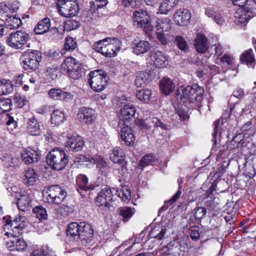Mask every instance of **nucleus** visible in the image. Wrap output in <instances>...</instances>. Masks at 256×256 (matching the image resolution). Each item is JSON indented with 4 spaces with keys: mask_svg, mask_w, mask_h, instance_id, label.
<instances>
[{
    "mask_svg": "<svg viewBox=\"0 0 256 256\" xmlns=\"http://www.w3.org/2000/svg\"><path fill=\"white\" fill-rule=\"evenodd\" d=\"M202 93L203 90L196 84L186 87L181 86L178 90L177 98L186 106L194 102L199 104L202 100Z\"/></svg>",
    "mask_w": 256,
    "mask_h": 256,
    "instance_id": "f257e3e1",
    "label": "nucleus"
},
{
    "mask_svg": "<svg viewBox=\"0 0 256 256\" xmlns=\"http://www.w3.org/2000/svg\"><path fill=\"white\" fill-rule=\"evenodd\" d=\"M120 46V42L118 39L106 38L94 43L93 48L105 56L112 58L116 56Z\"/></svg>",
    "mask_w": 256,
    "mask_h": 256,
    "instance_id": "f03ea898",
    "label": "nucleus"
},
{
    "mask_svg": "<svg viewBox=\"0 0 256 256\" xmlns=\"http://www.w3.org/2000/svg\"><path fill=\"white\" fill-rule=\"evenodd\" d=\"M88 77V84L90 88L95 92L102 91L108 85L107 74L102 70L90 72Z\"/></svg>",
    "mask_w": 256,
    "mask_h": 256,
    "instance_id": "7ed1b4c3",
    "label": "nucleus"
},
{
    "mask_svg": "<svg viewBox=\"0 0 256 256\" xmlns=\"http://www.w3.org/2000/svg\"><path fill=\"white\" fill-rule=\"evenodd\" d=\"M41 59V54L38 51L28 50L20 57L21 65L26 70L34 71L38 68Z\"/></svg>",
    "mask_w": 256,
    "mask_h": 256,
    "instance_id": "20e7f679",
    "label": "nucleus"
},
{
    "mask_svg": "<svg viewBox=\"0 0 256 256\" xmlns=\"http://www.w3.org/2000/svg\"><path fill=\"white\" fill-rule=\"evenodd\" d=\"M132 20L134 25L142 28L146 34H150L154 30V28L146 11L141 9L134 11Z\"/></svg>",
    "mask_w": 256,
    "mask_h": 256,
    "instance_id": "39448f33",
    "label": "nucleus"
},
{
    "mask_svg": "<svg viewBox=\"0 0 256 256\" xmlns=\"http://www.w3.org/2000/svg\"><path fill=\"white\" fill-rule=\"evenodd\" d=\"M49 166L55 170H62L68 162V157L64 150L54 148L49 152Z\"/></svg>",
    "mask_w": 256,
    "mask_h": 256,
    "instance_id": "423d86ee",
    "label": "nucleus"
},
{
    "mask_svg": "<svg viewBox=\"0 0 256 256\" xmlns=\"http://www.w3.org/2000/svg\"><path fill=\"white\" fill-rule=\"evenodd\" d=\"M56 5L59 14L64 17L75 16L78 11L76 0H58Z\"/></svg>",
    "mask_w": 256,
    "mask_h": 256,
    "instance_id": "0eeeda50",
    "label": "nucleus"
},
{
    "mask_svg": "<svg viewBox=\"0 0 256 256\" xmlns=\"http://www.w3.org/2000/svg\"><path fill=\"white\" fill-rule=\"evenodd\" d=\"M30 36L25 31L17 30L12 32L8 38L6 42L12 48L20 49L29 40Z\"/></svg>",
    "mask_w": 256,
    "mask_h": 256,
    "instance_id": "6e6552de",
    "label": "nucleus"
},
{
    "mask_svg": "<svg viewBox=\"0 0 256 256\" xmlns=\"http://www.w3.org/2000/svg\"><path fill=\"white\" fill-rule=\"evenodd\" d=\"M81 230L80 232V241H78V246H88L93 238V230L92 226L84 222H80Z\"/></svg>",
    "mask_w": 256,
    "mask_h": 256,
    "instance_id": "1a4fd4ad",
    "label": "nucleus"
},
{
    "mask_svg": "<svg viewBox=\"0 0 256 256\" xmlns=\"http://www.w3.org/2000/svg\"><path fill=\"white\" fill-rule=\"evenodd\" d=\"M136 112V109L132 104L124 103L118 113L119 124L124 123V125H128L129 120L134 117Z\"/></svg>",
    "mask_w": 256,
    "mask_h": 256,
    "instance_id": "9d476101",
    "label": "nucleus"
},
{
    "mask_svg": "<svg viewBox=\"0 0 256 256\" xmlns=\"http://www.w3.org/2000/svg\"><path fill=\"white\" fill-rule=\"evenodd\" d=\"M77 118L82 124H90L94 122L96 115L95 111L93 109L82 107L78 110Z\"/></svg>",
    "mask_w": 256,
    "mask_h": 256,
    "instance_id": "9b49d317",
    "label": "nucleus"
},
{
    "mask_svg": "<svg viewBox=\"0 0 256 256\" xmlns=\"http://www.w3.org/2000/svg\"><path fill=\"white\" fill-rule=\"evenodd\" d=\"M150 58L158 68H164L168 64V57L163 52L158 50H154L150 52Z\"/></svg>",
    "mask_w": 256,
    "mask_h": 256,
    "instance_id": "f8f14e48",
    "label": "nucleus"
},
{
    "mask_svg": "<svg viewBox=\"0 0 256 256\" xmlns=\"http://www.w3.org/2000/svg\"><path fill=\"white\" fill-rule=\"evenodd\" d=\"M124 124V123L118 124V131L121 139L126 144L130 146L134 144L135 137L133 132L128 124Z\"/></svg>",
    "mask_w": 256,
    "mask_h": 256,
    "instance_id": "ddd939ff",
    "label": "nucleus"
},
{
    "mask_svg": "<svg viewBox=\"0 0 256 256\" xmlns=\"http://www.w3.org/2000/svg\"><path fill=\"white\" fill-rule=\"evenodd\" d=\"M49 197L52 199V203L59 204L62 202L66 196V191L59 185L49 186Z\"/></svg>",
    "mask_w": 256,
    "mask_h": 256,
    "instance_id": "4468645a",
    "label": "nucleus"
},
{
    "mask_svg": "<svg viewBox=\"0 0 256 256\" xmlns=\"http://www.w3.org/2000/svg\"><path fill=\"white\" fill-rule=\"evenodd\" d=\"M84 145L82 136L76 134H68L66 146L70 150L78 152L82 150Z\"/></svg>",
    "mask_w": 256,
    "mask_h": 256,
    "instance_id": "2eb2a0df",
    "label": "nucleus"
},
{
    "mask_svg": "<svg viewBox=\"0 0 256 256\" xmlns=\"http://www.w3.org/2000/svg\"><path fill=\"white\" fill-rule=\"evenodd\" d=\"M112 196L110 189L108 188L102 189L96 198V205L98 206H108L112 201Z\"/></svg>",
    "mask_w": 256,
    "mask_h": 256,
    "instance_id": "dca6fc26",
    "label": "nucleus"
},
{
    "mask_svg": "<svg viewBox=\"0 0 256 256\" xmlns=\"http://www.w3.org/2000/svg\"><path fill=\"white\" fill-rule=\"evenodd\" d=\"M191 18V14L186 8L178 10L174 15L175 22L179 26H184L188 24Z\"/></svg>",
    "mask_w": 256,
    "mask_h": 256,
    "instance_id": "f3484780",
    "label": "nucleus"
},
{
    "mask_svg": "<svg viewBox=\"0 0 256 256\" xmlns=\"http://www.w3.org/2000/svg\"><path fill=\"white\" fill-rule=\"evenodd\" d=\"M132 48L134 54L139 55L148 52L150 49V44L146 40L134 39Z\"/></svg>",
    "mask_w": 256,
    "mask_h": 256,
    "instance_id": "a211bd4d",
    "label": "nucleus"
},
{
    "mask_svg": "<svg viewBox=\"0 0 256 256\" xmlns=\"http://www.w3.org/2000/svg\"><path fill=\"white\" fill-rule=\"evenodd\" d=\"M21 156L22 161L24 162L26 164L37 162L40 158L38 152L30 148L23 150Z\"/></svg>",
    "mask_w": 256,
    "mask_h": 256,
    "instance_id": "6ab92c4d",
    "label": "nucleus"
},
{
    "mask_svg": "<svg viewBox=\"0 0 256 256\" xmlns=\"http://www.w3.org/2000/svg\"><path fill=\"white\" fill-rule=\"evenodd\" d=\"M252 17V12L244 7L239 8L234 14L236 22L242 24L246 23Z\"/></svg>",
    "mask_w": 256,
    "mask_h": 256,
    "instance_id": "aec40b11",
    "label": "nucleus"
},
{
    "mask_svg": "<svg viewBox=\"0 0 256 256\" xmlns=\"http://www.w3.org/2000/svg\"><path fill=\"white\" fill-rule=\"evenodd\" d=\"M194 46L199 53H204L208 49V39L203 34L198 33L195 38Z\"/></svg>",
    "mask_w": 256,
    "mask_h": 256,
    "instance_id": "412c9836",
    "label": "nucleus"
},
{
    "mask_svg": "<svg viewBox=\"0 0 256 256\" xmlns=\"http://www.w3.org/2000/svg\"><path fill=\"white\" fill-rule=\"evenodd\" d=\"M76 182L77 190L82 196L84 195V192L91 189L90 186L88 184V178L84 174H78L76 177Z\"/></svg>",
    "mask_w": 256,
    "mask_h": 256,
    "instance_id": "4be33fe9",
    "label": "nucleus"
},
{
    "mask_svg": "<svg viewBox=\"0 0 256 256\" xmlns=\"http://www.w3.org/2000/svg\"><path fill=\"white\" fill-rule=\"evenodd\" d=\"M80 230V223L71 222L67 227L66 234L68 236H70L72 241L76 242L78 243V241H80L79 234Z\"/></svg>",
    "mask_w": 256,
    "mask_h": 256,
    "instance_id": "5701e85b",
    "label": "nucleus"
},
{
    "mask_svg": "<svg viewBox=\"0 0 256 256\" xmlns=\"http://www.w3.org/2000/svg\"><path fill=\"white\" fill-rule=\"evenodd\" d=\"M205 14L209 18H212L218 25L222 26L225 22L224 16L220 12H216L212 6H208L206 8Z\"/></svg>",
    "mask_w": 256,
    "mask_h": 256,
    "instance_id": "b1692460",
    "label": "nucleus"
},
{
    "mask_svg": "<svg viewBox=\"0 0 256 256\" xmlns=\"http://www.w3.org/2000/svg\"><path fill=\"white\" fill-rule=\"evenodd\" d=\"M110 160L115 164H118L124 166L126 162L125 154L123 150L119 147L114 148L112 152L110 154Z\"/></svg>",
    "mask_w": 256,
    "mask_h": 256,
    "instance_id": "393cba45",
    "label": "nucleus"
},
{
    "mask_svg": "<svg viewBox=\"0 0 256 256\" xmlns=\"http://www.w3.org/2000/svg\"><path fill=\"white\" fill-rule=\"evenodd\" d=\"M49 36L54 42H58L63 38L64 30L60 23L56 24L55 26L50 28V22L49 21Z\"/></svg>",
    "mask_w": 256,
    "mask_h": 256,
    "instance_id": "a878e982",
    "label": "nucleus"
},
{
    "mask_svg": "<svg viewBox=\"0 0 256 256\" xmlns=\"http://www.w3.org/2000/svg\"><path fill=\"white\" fill-rule=\"evenodd\" d=\"M49 96L53 99L57 100L72 99L73 96L72 94L70 93L56 88H52L50 91H49Z\"/></svg>",
    "mask_w": 256,
    "mask_h": 256,
    "instance_id": "bb28decb",
    "label": "nucleus"
},
{
    "mask_svg": "<svg viewBox=\"0 0 256 256\" xmlns=\"http://www.w3.org/2000/svg\"><path fill=\"white\" fill-rule=\"evenodd\" d=\"M118 212L122 220L124 222H126L132 218L136 210L134 208L125 206L119 208Z\"/></svg>",
    "mask_w": 256,
    "mask_h": 256,
    "instance_id": "cd10ccee",
    "label": "nucleus"
},
{
    "mask_svg": "<svg viewBox=\"0 0 256 256\" xmlns=\"http://www.w3.org/2000/svg\"><path fill=\"white\" fill-rule=\"evenodd\" d=\"M160 86L162 93L166 96L171 93L175 88L174 84L169 78H162Z\"/></svg>",
    "mask_w": 256,
    "mask_h": 256,
    "instance_id": "c85d7f7f",
    "label": "nucleus"
},
{
    "mask_svg": "<svg viewBox=\"0 0 256 256\" xmlns=\"http://www.w3.org/2000/svg\"><path fill=\"white\" fill-rule=\"evenodd\" d=\"M122 201L128 202L130 199V188L126 185L120 186L116 190V194Z\"/></svg>",
    "mask_w": 256,
    "mask_h": 256,
    "instance_id": "c756f323",
    "label": "nucleus"
},
{
    "mask_svg": "<svg viewBox=\"0 0 256 256\" xmlns=\"http://www.w3.org/2000/svg\"><path fill=\"white\" fill-rule=\"evenodd\" d=\"M80 64L76 59L72 57L66 58L61 64L63 70L67 72L70 70H74V68H78Z\"/></svg>",
    "mask_w": 256,
    "mask_h": 256,
    "instance_id": "7c9ffc66",
    "label": "nucleus"
},
{
    "mask_svg": "<svg viewBox=\"0 0 256 256\" xmlns=\"http://www.w3.org/2000/svg\"><path fill=\"white\" fill-rule=\"evenodd\" d=\"M2 160L4 164L7 168H16L19 166L20 162L18 158L16 156L12 154H6L3 156Z\"/></svg>",
    "mask_w": 256,
    "mask_h": 256,
    "instance_id": "2f4dec72",
    "label": "nucleus"
},
{
    "mask_svg": "<svg viewBox=\"0 0 256 256\" xmlns=\"http://www.w3.org/2000/svg\"><path fill=\"white\" fill-rule=\"evenodd\" d=\"M150 74L148 72H138L134 81L135 85L138 88L143 86L146 82L150 78Z\"/></svg>",
    "mask_w": 256,
    "mask_h": 256,
    "instance_id": "473e14b6",
    "label": "nucleus"
},
{
    "mask_svg": "<svg viewBox=\"0 0 256 256\" xmlns=\"http://www.w3.org/2000/svg\"><path fill=\"white\" fill-rule=\"evenodd\" d=\"M28 131L31 135H39L40 130V126L38 124L37 120L34 117L29 119L28 122Z\"/></svg>",
    "mask_w": 256,
    "mask_h": 256,
    "instance_id": "72a5a7b5",
    "label": "nucleus"
},
{
    "mask_svg": "<svg viewBox=\"0 0 256 256\" xmlns=\"http://www.w3.org/2000/svg\"><path fill=\"white\" fill-rule=\"evenodd\" d=\"M156 28L157 32H168L171 28L170 20L168 18L158 19Z\"/></svg>",
    "mask_w": 256,
    "mask_h": 256,
    "instance_id": "f704fd0d",
    "label": "nucleus"
},
{
    "mask_svg": "<svg viewBox=\"0 0 256 256\" xmlns=\"http://www.w3.org/2000/svg\"><path fill=\"white\" fill-rule=\"evenodd\" d=\"M22 20L20 18L16 16H8V18L6 19L5 24L8 28L14 29L19 28L22 24Z\"/></svg>",
    "mask_w": 256,
    "mask_h": 256,
    "instance_id": "c9c22d12",
    "label": "nucleus"
},
{
    "mask_svg": "<svg viewBox=\"0 0 256 256\" xmlns=\"http://www.w3.org/2000/svg\"><path fill=\"white\" fill-rule=\"evenodd\" d=\"M31 200L27 195L21 196L17 200V206L18 208L22 211H26L29 210Z\"/></svg>",
    "mask_w": 256,
    "mask_h": 256,
    "instance_id": "e433bc0d",
    "label": "nucleus"
},
{
    "mask_svg": "<svg viewBox=\"0 0 256 256\" xmlns=\"http://www.w3.org/2000/svg\"><path fill=\"white\" fill-rule=\"evenodd\" d=\"M64 115L62 111L56 110L53 111L50 117V124L54 126H58L64 120Z\"/></svg>",
    "mask_w": 256,
    "mask_h": 256,
    "instance_id": "4c0bfd02",
    "label": "nucleus"
},
{
    "mask_svg": "<svg viewBox=\"0 0 256 256\" xmlns=\"http://www.w3.org/2000/svg\"><path fill=\"white\" fill-rule=\"evenodd\" d=\"M48 31V18H45L40 20L34 28L36 34H44Z\"/></svg>",
    "mask_w": 256,
    "mask_h": 256,
    "instance_id": "58836bf2",
    "label": "nucleus"
},
{
    "mask_svg": "<svg viewBox=\"0 0 256 256\" xmlns=\"http://www.w3.org/2000/svg\"><path fill=\"white\" fill-rule=\"evenodd\" d=\"M178 190L176 192L172 197V198L168 200L165 201L164 204L158 210V212H161L164 210H166L168 208L172 205L174 202H176L178 198L180 197V195L182 194V192L180 190L181 187L179 185Z\"/></svg>",
    "mask_w": 256,
    "mask_h": 256,
    "instance_id": "ea45409f",
    "label": "nucleus"
},
{
    "mask_svg": "<svg viewBox=\"0 0 256 256\" xmlns=\"http://www.w3.org/2000/svg\"><path fill=\"white\" fill-rule=\"evenodd\" d=\"M98 8L90 4V8L88 10H84L82 12V18L85 22H90L93 20L94 14Z\"/></svg>",
    "mask_w": 256,
    "mask_h": 256,
    "instance_id": "a19ab883",
    "label": "nucleus"
},
{
    "mask_svg": "<svg viewBox=\"0 0 256 256\" xmlns=\"http://www.w3.org/2000/svg\"><path fill=\"white\" fill-rule=\"evenodd\" d=\"M24 177L26 180L25 182L28 186L32 185L38 178L35 171L30 168L25 171Z\"/></svg>",
    "mask_w": 256,
    "mask_h": 256,
    "instance_id": "79ce46f5",
    "label": "nucleus"
},
{
    "mask_svg": "<svg viewBox=\"0 0 256 256\" xmlns=\"http://www.w3.org/2000/svg\"><path fill=\"white\" fill-rule=\"evenodd\" d=\"M32 211L36 214V216L40 221L46 220L48 216L46 208L42 206H37L33 208Z\"/></svg>",
    "mask_w": 256,
    "mask_h": 256,
    "instance_id": "37998d69",
    "label": "nucleus"
},
{
    "mask_svg": "<svg viewBox=\"0 0 256 256\" xmlns=\"http://www.w3.org/2000/svg\"><path fill=\"white\" fill-rule=\"evenodd\" d=\"M240 59L242 63L247 65H251L254 60L252 50L250 49L246 50L244 53L242 54Z\"/></svg>",
    "mask_w": 256,
    "mask_h": 256,
    "instance_id": "c03bdc74",
    "label": "nucleus"
},
{
    "mask_svg": "<svg viewBox=\"0 0 256 256\" xmlns=\"http://www.w3.org/2000/svg\"><path fill=\"white\" fill-rule=\"evenodd\" d=\"M3 220L5 221V224L4 225V230H6L11 228L12 232H16L18 230V224L14 223L12 224L13 221H12V218L10 216H6L3 218Z\"/></svg>",
    "mask_w": 256,
    "mask_h": 256,
    "instance_id": "a18cd8bd",
    "label": "nucleus"
},
{
    "mask_svg": "<svg viewBox=\"0 0 256 256\" xmlns=\"http://www.w3.org/2000/svg\"><path fill=\"white\" fill-rule=\"evenodd\" d=\"M12 102L10 98L0 100V114L6 112L12 109Z\"/></svg>",
    "mask_w": 256,
    "mask_h": 256,
    "instance_id": "49530a36",
    "label": "nucleus"
},
{
    "mask_svg": "<svg viewBox=\"0 0 256 256\" xmlns=\"http://www.w3.org/2000/svg\"><path fill=\"white\" fill-rule=\"evenodd\" d=\"M152 94L151 91L148 89L142 90L138 91L136 96L140 100L148 102Z\"/></svg>",
    "mask_w": 256,
    "mask_h": 256,
    "instance_id": "de8ad7c7",
    "label": "nucleus"
},
{
    "mask_svg": "<svg viewBox=\"0 0 256 256\" xmlns=\"http://www.w3.org/2000/svg\"><path fill=\"white\" fill-rule=\"evenodd\" d=\"M78 46L77 42L75 39L72 37L66 38L65 43L64 46V48L66 51L73 50L76 48Z\"/></svg>",
    "mask_w": 256,
    "mask_h": 256,
    "instance_id": "09e8293b",
    "label": "nucleus"
},
{
    "mask_svg": "<svg viewBox=\"0 0 256 256\" xmlns=\"http://www.w3.org/2000/svg\"><path fill=\"white\" fill-rule=\"evenodd\" d=\"M155 158L153 155L150 154H146L140 161L138 167L142 170L146 166L152 164Z\"/></svg>",
    "mask_w": 256,
    "mask_h": 256,
    "instance_id": "8fccbe9b",
    "label": "nucleus"
},
{
    "mask_svg": "<svg viewBox=\"0 0 256 256\" xmlns=\"http://www.w3.org/2000/svg\"><path fill=\"white\" fill-rule=\"evenodd\" d=\"M166 230L160 227L154 228L150 234V237L161 240L164 238Z\"/></svg>",
    "mask_w": 256,
    "mask_h": 256,
    "instance_id": "3c124183",
    "label": "nucleus"
},
{
    "mask_svg": "<svg viewBox=\"0 0 256 256\" xmlns=\"http://www.w3.org/2000/svg\"><path fill=\"white\" fill-rule=\"evenodd\" d=\"M11 242L12 246H14L17 250H25L27 245L26 242L23 240L19 238H15L14 240H12Z\"/></svg>",
    "mask_w": 256,
    "mask_h": 256,
    "instance_id": "603ef678",
    "label": "nucleus"
},
{
    "mask_svg": "<svg viewBox=\"0 0 256 256\" xmlns=\"http://www.w3.org/2000/svg\"><path fill=\"white\" fill-rule=\"evenodd\" d=\"M64 31H70L76 29L79 26L78 22L74 20H67L63 26H62Z\"/></svg>",
    "mask_w": 256,
    "mask_h": 256,
    "instance_id": "864d4df0",
    "label": "nucleus"
},
{
    "mask_svg": "<svg viewBox=\"0 0 256 256\" xmlns=\"http://www.w3.org/2000/svg\"><path fill=\"white\" fill-rule=\"evenodd\" d=\"M66 72L70 78L78 80L82 76V70L80 64L78 68H74V70H70Z\"/></svg>",
    "mask_w": 256,
    "mask_h": 256,
    "instance_id": "5fc2aeb1",
    "label": "nucleus"
},
{
    "mask_svg": "<svg viewBox=\"0 0 256 256\" xmlns=\"http://www.w3.org/2000/svg\"><path fill=\"white\" fill-rule=\"evenodd\" d=\"M122 4L125 7L138 8L141 4L140 0H121Z\"/></svg>",
    "mask_w": 256,
    "mask_h": 256,
    "instance_id": "6e6d98bb",
    "label": "nucleus"
},
{
    "mask_svg": "<svg viewBox=\"0 0 256 256\" xmlns=\"http://www.w3.org/2000/svg\"><path fill=\"white\" fill-rule=\"evenodd\" d=\"M175 42L178 48L182 51L186 52L188 48V46L185 40L180 36H176L175 38Z\"/></svg>",
    "mask_w": 256,
    "mask_h": 256,
    "instance_id": "4d7b16f0",
    "label": "nucleus"
},
{
    "mask_svg": "<svg viewBox=\"0 0 256 256\" xmlns=\"http://www.w3.org/2000/svg\"><path fill=\"white\" fill-rule=\"evenodd\" d=\"M94 135L95 138L100 140H106L108 138L107 132L103 128H100L96 130Z\"/></svg>",
    "mask_w": 256,
    "mask_h": 256,
    "instance_id": "13d9d810",
    "label": "nucleus"
},
{
    "mask_svg": "<svg viewBox=\"0 0 256 256\" xmlns=\"http://www.w3.org/2000/svg\"><path fill=\"white\" fill-rule=\"evenodd\" d=\"M219 200L214 198L212 200H207L204 202V204L208 210H214L218 204Z\"/></svg>",
    "mask_w": 256,
    "mask_h": 256,
    "instance_id": "bf43d9fd",
    "label": "nucleus"
},
{
    "mask_svg": "<svg viewBox=\"0 0 256 256\" xmlns=\"http://www.w3.org/2000/svg\"><path fill=\"white\" fill-rule=\"evenodd\" d=\"M26 224H19L18 225V230H16V232H6L5 235L9 236L10 234L14 238H16L17 237H18L22 233L24 228L26 227Z\"/></svg>",
    "mask_w": 256,
    "mask_h": 256,
    "instance_id": "052dcab7",
    "label": "nucleus"
},
{
    "mask_svg": "<svg viewBox=\"0 0 256 256\" xmlns=\"http://www.w3.org/2000/svg\"><path fill=\"white\" fill-rule=\"evenodd\" d=\"M194 216L196 218L200 220L206 214V210L202 207H198L194 210Z\"/></svg>",
    "mask_w": 256,
    "mask_h": 256,
    "instance_id": "680f3d73",
    "label": "nucleus"
},
{
    "mask_svg": "<svg viewBox=\"0 0 256 256\" xmlns=\"http://www.w3.org/2000/svg\"><path fill=\"white\" fill-rule=\"evenodd\" d=\"M220 120L216 121L214 124V132L212 134L213 140L214 144L216 145V138L220 136V130L219 128Z\"/></svg>",
    "mask_w": 256,
    "mask_h": 256,
    "instance_id": "e2e57ef3",
    "label": "nucleus"
},
{
    "mask_svg": "<svg viewBox=\"0 0 256 256\" xmlns=\"http://www.w3.org/2000/svg\"><path fill=\"white\" fill-rule=\"evenodd\" d=\"M172 8L168 4L163 1L160 4L158 8V11L157 13L160 14H166L169 11H170Z\"/></svg>",
    "mask_w": 256,
    "mask_h": 256,
    "instance_id": "0e129e2a",
    "label": "nucleus"
},
{
    "mask_svg": "<svg viewBox=\"0 0 256 256\" xmlns=\"http://www.w3.org/2000/svg\"><path fill=\"white\" fill-rule=\"evenodd\" d=\"M48 246H42L41 248L35 250L33 252L31 256H47L48 254Z\"/></svg>",
    "mask_w": 256,
    "mask_h": 256,
    "instance_id": "69168bd1",
    "label": "nucleus"
},
{
    "mask_svg": "<svg viewBox=\"0 0 256 256\" xmlns=\"http://www.w3.org/2000/svg\"><path fill=\"white\" fill-rule=\"evenodd\" d=\"M72 209L68 206L63 205L58 209V212L64 216H67L70 213L72 212Z\"/></svg>",
    "mask_w": 256,
    "mask_h": 256,
    "instance_id": "338daca9",
    "label": "nucleus"
},
{
    "mask_svg": "<svg viewBox=\"0 0 256 256\" xmlns=\"http://www.w3.org/2000/svg\"><path fill=\"white\" fill-rule=\"evenodd\" d=\"M94 164H96L97 166L99 167L100 168H106L108 166L104 159L99 156H94Z\"/></svg>",
    "mask_w": 256,
    "mask_h": 256,
    "instance_id": "774afa93",
    "label": "nucleus"
}]
</instances>
